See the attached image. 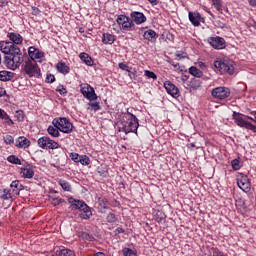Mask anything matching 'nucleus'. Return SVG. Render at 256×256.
I'll return each mask as SVG.
<instances>
[{
	"label": "nucleus",
	"mask_w": 256,
	"mask_h": 256,
	"mask_svg": "<svg viewBox=\"0 0 256 256\" xmlns=\"http://www.w3.org/2000/svg\"><path fill=\"white\" fill-rule=\"evenodd\" d=\"M56 91L60 93V95H67V88L63 86H58Z\"/></svg>",
	"instance_id": "nucleus-48"
},
{
	"label": "nucleus",
	"mask_w": 256,
	"mask_h": 256,
	"mask_svg": "<svg viewBox=\"0 0 256 256\" xmlns=\"http://www.w3.org/2000/svg\"><path fill=\"white\" fill-rule=\"evenodd\" d=\"M22 71L28 75V77H39L41 75V69L37 65V61L27 60L22 65Z\"/></svg>",
	"instance_id": "nucleus-6"
},
{
	"label": "nucleus",
	"mask_w": 256,
	"mask_h": 256,
	"mask_svg": "<svg viewBox=\"0 0 256 256\" xmlns=\"http://www.w3.org/2000/svg\"><path fill=\"white\" fill-rule=\"evenodd\" d=\"M58 184L62 187L63 191H71V184L66 180H59Z\"/></svg>",
	"instance_id": "nucleus-34"
},
{
	"label": "nucleus",
	"mask_w": 256,
	"mask_h": 256,
	"mask_svg": "<svg viewBox=\"0 0 256 256\" xmlns=\"http://www.w3.org/2000/svg\"><path fill=\"white\" fill-rule=\"evenodd\" d=\"M137 75V71L134 72H129L128 76L130 77V79H133V76L135 77Z\"/></svg>",
	"instance_id": "nucleus-55"
},
{
	"label": "nucleus",
	"mask_w": 256,
	"mask_h": 256,
	"mask_svg": "<svg viewBox=\"0 0 256 256\" xmlns=\"http://www.w3.org/2000/svg\"><path fill=\"white\" fill-rule=\"evenodd\" d=\"M80 239H82V241H93V236H91L89 233L87 232H82L79 235Z\"/></svg>",
	"instance_id": "nucleus-38"
},
{
	"label": "nucleus",
	"mask_w": 256,
	"mask_h": 256,
	"mask_svg": "<svg viewBox=\"0 0 256 256\" xmlns=\"http://www.w3.org/2000/svg\"><path fill=\"white\" fill-rule=\"evenodd\" d=\"M199 87H201V80L192 78L188 84V89H190V91H197Z\"/></svg>",
	"instance_id": "nucleus-25"
},
{
	"label": "nucleus",
	"mask_w": 256,
	"mask_h": 256,
	"mask_svg": "<svg viewBox=\"0 0 256 256\" xmlns=\"http://www.w3.org/2000/svg\"><path fill=\"white\" fill-rule=\"evenodd\" d=\"M79 57L82 63H85L88 67H93L94 61L89 54L82 52L79 54Z\"/></svg>",
	"instance_id": "nucleus-21"
},
{
	"label": "nucleus",
	"mask_w": 256,
	"mask_h": 256,
	"mask_svg": "<svg viewBox=\"0 0 256 256\" xmlns=\"http://www.w3.org/2000/svg\"><path fill=\"white\" fill-rule=\"evenodd\" d=\"M137 129H139V119H137V116L130 112L124 114L122 120V130L124 133H135L137 135Z\"/></svg>",
	"instance_id": "nucleus-3"
},
{
	"label": "nucleus",
	"mask_w": 256,
	"mask_h": 256,
	"mask_svg": "<svg viewBox=\"0 0 256 256\" xmlns=\"http://www.w3.org/2000/svg\"><path fill=\"white\" fill-rule=\"evenodd\" d=\"M46 81H47V83H54L55 82V75H53V74L47 75Z\"/></svg>",
	"instance_id": "nucleus-49"
},
{
	"label": "nucleus",
	"mask_w": 256,
	"mask_h": 256,
	"mask_svg": "<svg viewBox=\"0 0 256 256\" xmlns=\"http://www.w3.org/2000/svg\"><path fill=\"white\" fill-rule=\"evenodd\" d=\"M52 125L59 129L61 133L69 134L73 132V123H71V121L65 117L54 118Z\"/></svg>",
	"instance_id": "nucleus-5"
},
{
	"label": "nucleus",
	"mask_w": 256,
	"mask_h": 256,
	"mask_svg": "<svg viewBox=\"0 0 256 256\" xmlns=\"http://www.w3.org/2000/svg\"><path fill=\"white\" fill-rule=\"evenodd\" d=\"M234 119V123L238 125V127H244L245 129H249L250 131H253L256 133V126L253 125L251 122L246 121V116L239 113V112H233L232 115Z\"/></svg>",
	"instance_id": "nucleus-7"
},
{
	"label": "nucleus",
	"mask_w": 256,
	"mask_h": 256,
	"mask_svg": "<svg viewBox=\"0 0 256 256\" xmlns=\"http://www.w3.org/2000/svg\"><path fill=\"white\" fill-rule=\"evenodd\" d=\"M144 75H145V77H147L148 79H153L154 81H156V79H157V75H156L154 72L149 71V70H145V71H144Z\"/></svg>",
	"instance_id": "nucleus-41"
},
{
	"label": "nucleus",
	"mask_w": 256,
	"mask_h": 256,
	"mask_svg": "<svg viewBox=\"0 0 256 256\" xmlns=\"http://www.w3.org/2000/svg\"><path fill=\"white\" fill-rule=\"evenodd\" d=\"M6 93H7V91H5V88L0 87V98L3 97V96H5Z\"/></svg>",
	"instance_id": "nucleus-52"
},
{
	"label": "nucleus",
	"mask_w": 256,
	"mask_h": 256,
	"mask_svg": "<svg viewBox=\"0 0 256 256\" xmlns=\"http://www.w3.org/2000/svg\"><path fill=\"white\" fill-rule=\"evenodd\" d=\"M151 5H157L159 2L157 0H148Z\"/></svg>",
	"instance_id": "nucleus-57"
},
{
	"label": "nucleus",
	"mask_w": 256,
	"mask_h": 256,
	"mask_svg": "<svg viewBox=\"0 0 256 256\" xmlns=\"http://www.w3.org/2000/svg\"><path fill=\"white\" fill-rule=\"evenodd\" d=\"M198 66L200 67V69H207V65H205L204 62H198Z\"/></svg>",
	"instance_id": "nucleus-53"
},
{
	"label": "nucleus",
	"mask_w": 256,
	"mask_h": 256,
	"mask_svg": "<svg viewBox=\"0 0 256 256\" xmlns=\"http://www.w3.org/2000/svg\"><path fill=\"white\" fill-rule=\"evenodd\" d=\"M107 221L108 223H115L117 221V216H115L113 213H110L107 216Z\"/></svg>",
	"instance_id": "nucleus-47"
},
{
	"label": "nucleus",
	"mask_w": 256,
	"mask_h": 256,
	"mask_svg": "<svg viewBox=\"0 0 256 256\" xmlns=\"http://www.w3.org/2000/svg\"><path fill=\"white\" fill-rule=\"evenodd\" d=\"M143 37L147 41H151V43H153V41H155V39H157V32H155L154 30L150 29V30L144 32Z\"/></svg>",
	"instance_id": "nucleus-29"
},
{
	"label": "nucleus",
	"mask_w": 256,
	"mask_h": 256,
	"mask_svg": "<svg viewBox=\"0 0 256 256\" xmlns=\"http://www.w3.org/2000/svg\"><path fill=\"white\" fill-rule=\"evenodd\" d=\"M88 105H89V107H92V109L94 111H99V109H101V106L99 105V102L90 101V103Z\"/></svg>",
	"instance_id": "nucleus-44"
},
{
	"label": "nucleus",
	"mask_w": 256,
	"mask_h": 256,
	"mask_svg": "<svg viewBox=\"0 0 256 256\" xmlns=\"http://www.w3.org/2000/svg\"><path fill=\"white\" fill-rule=\"evenodd\" d=\"M40 149H59L60 145L57 141L51 139L49 136H42L37 140Z\"/></svg>",
	"instance_id": "nucleus-9"
},
{
	"label": "nucleus",
	"mask_w": 256,
	"mask_h": 256,
	"mask_svg": "<svg viewBox=\"0 0 256 256\" xmlns=\"http://www.w3.org/2000/svg\"><path fill=\"white\" fill-rule=\"evenodd\" d=\"M121 233H125V229L121 228V227H118L116 230H115V234L116 235H119Z\"/></svg>",
	"instance_id": "nucleus-50"
},
{
	"label": "nucleus",
	"mask_w": 256,
	"mask_h": 256,
	"mask_svg": "<svg viewBox=\"0 0 256 256\" xmlns=\"http://www.w3.org/2000/svg\"><path fill=\"white\" fill-rule=\"evenodd\" d=\"M208 43L213 47V49H225V39L222 37H210Z\"/></svg>",
	"instance_id": "nucleus-15"
},
{
	"label": "nucleus",
	"mask_w": 256,
	"mask_h": 256,
	"mask_svg": "<svg viewBox=\"0 0 256 256\" xmlns=\"http://www.w3.org/2000/svg\"><path fill=\"white\" fill-rule=\"evenodd\" d=\"M212 5L218 13H223V0H212Z\"/></svg>",
	"instance_id": "nucleus-32"
},
{
	"label": "nucleus",
	"mask_w": 256,
	"mask_h": 256,
	"mask_svg": "<svg viewBox=\"0 0 256 256\" xmlns=\"http://www.w3.org/2000/svg\"><path fill=\"white\" fill-rule=\"evenodd\" d=\"M0 119L2 121H5V123L7 125H15V122H13V120L11 119V117H9V114H7V112H5V110L0 108Z\"/></svg>",
	"instance_id": "nucleus-26"
},
{
	"label": "nucleus",
	"mask_w": 256,
	"mask_h": 256,
	"mask_svg": "<svg viewBox=\"0 0 256 256\" xmlns=\"http://www.w3.org/2000/svg\"><path fill=\"white\" fill-rule=\"evenodd\" d=\"M15 146L18 149H27L31 146V141L25 137V136H20L15 142Z\"/></svg>",
	"instance_id": "nucleus-20"
},
{
	"label": "nucleus",
	"mask_w": 256,
	"mask_h": 256,
	"mask_svg": "<svg viewBox=\"0 0 256 256\" xmlns=\"http://www.w3.org/2000/svg\"><path fill=\"white\" fill-rule=\"evenodd\" d=\"M130 19L136 25H142V23H145V21H147V17H145V14L137 11L131 12Z\"/></svg>",
	"instance_id": "nucleus-17"
},
{
	"label": "nucleus",
	"mask_w": 256,
	"mask_h": 256,
	"mask_svg": "<svg viewBox=\"0 0 256 256\" xmlns=\"http://www.w3.org/2000/svg\"><path fill=\"white\" fill-rule=\"evenodd\" d=\"M164 88L167 91V94L171 95V97L179 96V88H177L171 81L164 82Z\"/></svg>",
	"instance_id": "nucleus-18"
},
{
	"label": "nucleus",
	"mask_w": 256,
	"mask_h": 256,
	"mask_svg": "<svg viewBox=\"0 0 256 256\" xmlns=\"http://www.w3.org/2000/svg\"><path fill=\"white\" fill-rule=\"evenodd\" d=\"M98 209L103 213L105 209H109V200L107 198H99L98 199Z\"/></svg>",
	"instance_id": "nucleus-27"
},
{
	"label": "nucleus",
	"mask_w": 256,
	"mask_h": 256,
	"mask_svg": "<svg viewBox=\"0 0 256 256\" xmlns=\"http://www.w3.org/2000/svg\"><path fill=\"white\" fill-rule=\"evenodd\" d=\"M209 14H210V15H212V13H211V12H209Z\"/></svg>",
	"instance_id": "nucleus-63"
},
{
	"label": "nucleus",
	"mask_w": 256,
	"mask_h": 256,
	"mask_svg": "<svg viewBox=\"0 0 256 256\" xmlns=\"http://www.w3.org/2000/svg\"><path fill=\"white\" fill-rule=\"evenodd\" d=\"M181 81H182V83H187V81H189V77L187 75H182Z\"/></svg>",
	"instance_id": "nucleus-51"
},
{
	"label": "nucleus",
	"mask_w": 256,
	"mask_h": 256,
	"mask_svg": "<svg viewBox=\"0 0 256 256\" xmlns=\"http://www.w3.org/2000/svg\"><path fill=\"white\" fill-rule=\"evenodd\" d=\"M214 67L222 74L228 73V75H233V73H235V62L229 60V58L216 60Z\"/></svg>",
	"instance_id": "nucleus-4"
},
{
	"label": "nucleus",
	"mask_w": 256,
	"mask_h": 256,
	"mask_svg": "<svg viewBox=\"0 0 256 256\" xmlns=\"http://www.w3.org/2000/svg\"><path fill=\"white\" fill-rule=\"evenodd\" d=\"M251 115L254 116V123H256V111L252 112Z\"/></svg>",
	"instance_id": "nucleus-59"
},
{
	"label": "nucleus",
	"mask_w": 256,
	"mask_h": 256,
	"mask_svg": "<svg viewBox=\"0 0 256 256\" xmlns=\"http://www.w3.org/2000/svg\"><path fill=\"white\" fill-rule=\"evenodd\" d=\"M61 203H65V200L62 198H51V205H53V207H57L58 205H61Z\"/></svg>",
	"instance_id": "nucleus-40"
},
{
	"label": "nucleus",
	"mask_w": 256,
	"mask_h": 256,
	"mask_svg": "<svg viewBox=\"0 0 256 256\" xmlns=\"http://www.w3.org/2000/svg\"><path fill=\"white\" fill-rule=\"evenodd\" d=\"M1 61H2V58H1V54H0V65H1Z\"/></svg>",
	"instance_id": "nucleus-62"
},
{
	"label": "nucleus",
	"mask_w": 256,
	"mask_h": 256,
	"mask_svg": "<svg viewBox=\"0 0 256 256\" xmlns=\"http://www.w3.org/2000/svg\"><path fill=\"white\" fill-rule=\"evenodd\" d=\"M251 7H256V0H248Z\"/></svg>",
	"instance_id": "nucleus-54"
},
{
	"label": "nucleus",
	"mask_w": 256,
	"mask_h": 256,
	"mask_svg": "<svg viewBox=\"0 0 256 256\" xmlns=\"http://www.w3.org/2000/svg\"><path fill=\"white\" fill-rule=\"evenodd\" d=\"M8 163H12L13 165H21V159L15 155H10L7 158Z\"/></svg>",
	"instance_id": "nucleus-33"
},
{
	"label": "nucleus",
	"mask_w": 256,
	"mask_h": 256,
	"mask_svg": "<svg viewBox=\"0 0 256 256\" xmlns=\"http://www.w3.org/2000/svg\"><path fill=\"white\" fill-rule=\"evenodd\" d=\"M231 165L234 171H239V169H241V161H239V159L232 160Z\"/></svg>",
	"instance_id": "nucleus-37"
},
{
	"label": "nucleus",
	"mask_w": 256,
	"mask_h": 256,
	"mask_svg": "<svg viewBox=\"0 0 256 256\" xmlns=\"http://www.w3.org/2000/svg\"><path fill=\"white\" fill-rule=\"evenodd\" d=\"M188 72L190 73V75L196 77L197 79H201V77H203V71H201L199 68L195 66H191Z\"/></svg>",
	"instance_id": "nucleus-30"
},
{
	"label": "nucleus",
	"mask_w": 256,
	"mask_h": 256,
	"mask_svg": "<svg viewBox=\"0 0 256 256\" xmlns=\"http://www.w3.org/2000/svg\"><path fill=\"white\" fill-rule=\"evenodd\" d=\"M4 142L6 145H13V143H15V138H13L11 135H6L4 136Z\"/></svg>",
	"instance_id": "nucleus-43"
},
{
	"label": "nucleus",
	"mask_w": 256,
	"mask_h": 256,
	"mask_svg": "<svg viewBox=\"0 0 256 256\" xmlns=\"http://www.w3.org/2000/svg\"><path fill=\"white\" fill-rule=\"evenodd\" d=\"M59 129L55 126H49L47 128V133L51 136V137H59L61 135V133H59Z\"/></svg>",
	"instance_id": "nucleus-31"
},
{
	"label": "nucleus",
	"mask_w": 256,
	"mask_h": 256,
	"mask_svg": "<svg viewBox=\"0 0 256 256\" xmlns=\"http://www.w3.org/2000/svg\"><path fill=\"white\" fill-rule=\"evenodd\" d=\"M188 19L194 27H199L201 23H205V18H203V16H201V13H199L198 11L189 12Z\"/></svg>",
	"instance_id": "nucleus-14"
},
{
	"label": "nucleus",
	"mask_w": 256,
	"mask_h": 256,
	"mask_svg": "<svg viewBox=\"0 0 256 256\" xmlns=\"http://www.w3.org/2000/svg\"><path fill=\"white\" fill-rule=\"evenodd\" d=\"M80 91L85 99H88V101H97L98 97L95 93V89L88 83L81 84Z\"/></svg>",
	"instance_id": "nucleus-12"
},
{
	"label": "nucleus",
	"mask_w": 256,
	"mask_h": 256,
	"mask_svg": "<svg viewBox=\"0 0 256 256\" xmlns=\"http://www.w3.org/2000/svg\"><path fill=\"white\" fill-rule=\"evenodd\" d=\"M79 31H80V33H83V28H80Z\"/></svg>",
	"instance_id": "nucleus-61"
},
{
	"label": "nucleus",
	"mask_w": 256,
	"mask_h": 256,
	"mask_svg": "<svg viewBox=\"0 0 256 256\" xmlns=\"http://www.w3.org/2000/svg\"><path fill=\"white\" fill-rule=\"evenodd\" d=\"M212 97L214 99H218V101H223L224 99H227L231 95V90L228 87L220 86L216 87L211 92Z\"/></svg>",
	"instance_id": "nucleus-10"
},
{
	"label": "nucleus",
	"mask_w": 256,
	"mask_h": 256,
	"mask_svg": "<svg viewBox=\"0 0 256 256\" xmlns=\"http://www.w3.org/2000/svg\"><path fill=\"white\" fill-rule=\"evenodd\" d=\"M78 163H81V165H90L91 160L88 158L87 155H82V156H80Z\"/></svg>",
	"instance_id": "nucleus-36"
},
{
	"label": "nucleus",
	"mask_w": 256,
	"mask_h": 256,
	"mask_svg": "<svg viewBox=\"0 0 256 256\" xmlns=\"http://www.w3.org/2000/svg\"><path fill=\"white\" fill-rule=\"evenodd\" d=\"M171 66L174 67V69H179V63L170 62Z\"/></svg>",
	"instance_id": "nucleus-56"
},
{
	"label": "nucleus",
	"mask_w": 256,
	"mask_h": 256,
	"mask_svg": "<svg viewBox=\"0 0 256 256\" xmlns=\"http://www.w3.org/2000/svg\"><path fill=\"white\" fill-rule=\"evenodd\" d=\"M15 196H17V190L4 189L3 194L0 197L4 201H7L9 199H13Z\"/></svg>",
	"instance_id": "nucleus-22"
},
{
	"label": "nucleus",
	"mask_w": 256,
	"mask_h": 256,
	"mask_svg": "<svg viewBox=\"0 0 256 256\" xmlns=\"http://www.w3.org/2000/svg\"><path fill=\"white\" fill-rule=\"evenodd\" d=\"M19 173L23 179H33L35 177V170H33L31 165L21 167Z\"/></svg>",
	"instance_id": "nucleus-16"
},
{
	"label": "nucleus",
	"mask_w": 256,
	"mask_h": 256,
	"mask_svg": "<svg viewBox=\"0 0 256 256\" xmlns=\"http://www.w3.org/2000/svg\"><path fill=\"white\" fill-rule=\"evenodd\" d=\"M7 38L9 39V41H11L10 43H12V45H23V36H21V34L19 33L8 32Z\"/></svg>",
	"instance_id": "nucleus-19"
},
{
	"label": "nucleus",
	"mask_w": 256,
	"mask_h": 256,
	"mask_svg": "<svg viewBox=\"0 0 256 256\" xmlns=\"http://www.w3.org/2000/svg\"><path fill=\"white\" fill-rule=\"evenodd\" d=\"M102 43H104V45H113V43H115V35L104 33Z\"/></svg>",
	"instance_id": "nucleus-24"
},
{
	"label": "nucleus",
	"mask_w": 256,
	"mask_h": 256,
	"mask_svg": "<svg viewBox=\"0 0 256 256\" xmlns=\"http://www.w3.org/2000/svg\"><path fill=\"white\" fill-rule=\"evenodd\" d=\"M70 159L74 161L75 163H79V159H81V156H79L78 153H70L69 155Z\"/></svg>",
	"instance_id": "nucleus-45"
},
{
	"label": "nucleus",
	"mask_w": 256,
	"mask_h": 256,
	"mask_svg": "<svg viewBox=\"0 0 256 256\" xmlns=\"http://www.w3.org/2000/svg\"><path fill=\"white\" fill-rule=\"evenodd\" d=\"M236 181L239 189L244 191V193H249L251 191V182L249 181V177L243 173H239L236 176Z\"/></svg>",
	"instance_id": "nucleus-11"
},
{
	"label": "nucleus",
	"mask_w": 256,
	"mask_h": 256,
	"mask_svg": "<svg viewBox=\"0 0 256 256\" xmlns=\"http://www.w3.org/2000/svg\"><path fill=\"white\" fill-rule=\"evenodd\" d=\"M15 77V73L9 72L7 70L0 71V81H11Z\"/></svg>",
	"instance_id": "nucleus-23"
},
{
	"label": "nucleus",
	"mask_w": 256,
	"mask_h": 256,
	"mask_svg": "<svg viewBox=\"0 0 256 256\" xmlns=\"http://www.w3.org/2000/svg\"><path fill=\"white\" fill-rule=\"evenodd\" d=\"M56 68H57V71L59 73H62L63 75H67V73H69V71H71V69L69 68V66H67L66 63L64 62H59L57 65H56Z\"/></svg>",
	"instance_id": "nucleus-28"
},
{
	"label": "nucleus",
	"mask_w": 256,
	"mask_h": 256,
	"mask_svg": "<svg viewBox=\"0 0 256 256\" xmlns=\"http://www.w3.org/2000/svg\"><path fill=\"white\" fill-rule=\"evenodd\" d=\"M19 181L15 180L11 183L10 187H11V191H17V195H19Z\"/></svg>",
	"instance_id": "nucleus-42"
},
{
	"label": "nucleus",
	"mask_w": 256,
	"mask_h": 256,
	"mask_svg": "<svg viewBox=\"0 0 256 256\" xmlns=\"http://www.w3.org/2000/svg\"><path fill=\"white\" fill-rule=\"evenodd\" d=\"M59 256H75V252L71 249L63 248L60 250Z\"/></svg>",
	"instance_id": "nucleus-35"
},
{
	"label": "nucleus",
	"mask_w": 256,
	"mask_h": 256,
	"mask_svg": "<svg viewBox=\"0 0 256 256\" xmlns=\"http://www.w3.org/2000/svg\"><path fill=\"white\" fill-rule=\"evenodd\" d=\"M68 203H70L71 209H75L79 211V217L81 219H91V208L81 200H77L73 197L68 198Z\"/></svg>",
	"instance_id": "nucleus-2"
},
{
	"label": "nucleus",
	"mask_w": 256,
	"mask_h": 256,
	"mask_svg": "<svg viewBox=\"0 0 256 256\" xmlns=\"http://www.w3.org/2000/svg\"><path fill=\"white\" fill-rule=\"evenodd\" d=\"M246 119H250V121H255V118H253L251 116H246Z\"/></svg>",
	"instance_id": "nucleus-60"
},
{
	"label": "nucleus",
	"mask_w": 256,
	"mask_h": 256,
	"mask_svg": "<svg viewBox=\"0 0 256 256\" xmlns=\"http://www.w3.org/2000/svg\"><path fill=\"white\" fill-rule=\"evenodd\" d=\"M94 256H107V255H105V253L103 252H97L94 254Z\"/></svg>",
	"instance_id": "nucleus-58"
},
{
	"label": "nucleus",
	"mask_w": 256,
	"mask_h": 256,
	"mask_svg": "<svg viewBox=\"0 0 256 256\" xmlns=\"http://www.w3.org/2000/svg\"><path fill=\"white\" fill-rule=\"evenodd\" d=\"M28 55L30 57V61H38L39 63H41L45 58V53L38 48H35V46L29 47Z\"/></svg>",
	"instance_id": "nucleus-13"
},
{
	"label": "nucleus",
	"mask_w": 256,
	"mask_h": 256,
	"mask_svg": "<svg viewBox=\"0 0 256 256\" xmlns=\"http://www.w3.org/2000/svg\"><path fill=\"white\" fill-rule=\"evenodd\" d=\"M122 253L124 256H137V252H135V250H132L131 248H124L122 250Z\"/></svg>",
	"instance_id": "nucleus-39"
},
{
	"label": "nucleus",
	"mask_w": 256,
	"mask_h": 256,
	"mask_svg": "<svg viewBox=\"0 0 256 256\" xmlns=\"http://www.w3.org/2000/svg\"><path fill=\"white\" fill-rule=\"evenodd\" d=\"M116 23L118 24V27L122 31H135V23L131 21V18H129L126 15H118L116 19Z\"/></svg>",
	"instance_id": "nucleus-8"
},
{
	"label": "nucleus",
	"mask_w": 256,
	"mask_h": 256,
	"mask_svg": "<svg viewBox=\"0 0 256 256\" xmlns=\"http://www.w3.org/2000/svg\"><path fill=\"white\" fill-rule=\"evenodd\" d=\"M0 51L4 55H7L4 57V65L7 69L16 71V69H19L23 65L25 61L23 59V53H21V49L15 44L9 41H0Z\"/></svg>",
	"instance_id": "nucleus-1"
},
{
	"label": "nucleus",
	"mask_w": 256,
	"mask_h": 256,
	"mask_svg": "<svg viewBox=\"0 0 256 256\" xmlns=\"http://www.w3.org/2000/svg\"><path fill=\"white\" fill-rule=\"evenodd\" d=\"M119 69H121L122 71H127L128 73H131V70L129 69V66L123 62H120L118 64Z\"/></svg>",
	"instance_id": "nucleus-46"
}]
</instances>
